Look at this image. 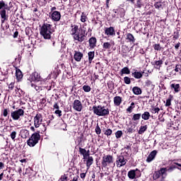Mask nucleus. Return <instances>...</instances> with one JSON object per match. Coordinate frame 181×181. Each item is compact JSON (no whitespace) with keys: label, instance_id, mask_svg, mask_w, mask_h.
Wrapping results in <instances>:
<instances>
[{"label":"nucleus","instance_id":"1","mask_svg":"<svg viewBox=\"0 0 181 181\" xmlns=\"http://www.w3.org/2000/svg\"><path fill=\"white\" fill-rule=\"evenodd\" d=\"M70 35L73 36L74 40L82 43L86 40L87 37V33H86L85 30H82L81 28H78V25L76 24H71Z\"/></svg>","mask_w":181,"mask_h":181},{"label":"nucleus","instance_id":"2","mask_svg":"<svg viewBox=\"0 0 181 181\" xmlns=\"http://www.w3.org/2000/svg\"><path fill=\"white\" fill-rule=\"evenodd\" d=\"M12 6V1H9V2L4 0L0 1V16L1 18V23H4L5 21H8L6 11H11Z\"/></svg>","mask_w":181,"mask_h":181},{"label":"nucleus","instance_id":"3","mask_svg":"<svg viewBox=\"0 0 181 181\" xmlns=\"http://www.w3.org/2000/svg\"><path fill=\"white\" fill-rule=\"evenodd\" d=\"M54 32L53 29H52V24L45 23L42 24L40 30V34L44 39L45 40H49L52 38V33Z\"/></svg>","mask_w":181,"mask_h":181},{"label":"nucleus","instance_id":"4","mask_svg":"<svg viewBox=\"0 0 181 181\" xmlns=\"http://www.w3.org/2000/svg\"><path fill=\"white\" fill-rule=\"evenodd\" d=\"M93 114L98 115V117H105L110 115V110L105 109L104 106L102 105H93L92 107Z\"/></svg>","mask_w":181,"mask_h":181},{"label":"nucleus","instance_id":"5","mask_svg":"<svg viewBox=\"0 0 181 181\" xmlns=\"http://www.w3.org/2000/svg\"><path fill=\"white\" fill-rule=\"evenodd\" d=\"M39 141H40V132H35L27 141V145L30 148H33V146H36L39 144Z\"/></svg>","mask_w":181,"mask_h":181},{"label":"nucleus","instance_id":"6","mask_svg":"<svg viewBox=\"0 0 181 181\" xmlns=\"http://www.w3.org/2000/svg\"><path fill=\"white\" fill-rule=\"evenodd\" d=\"M114 163V157L111 155H105L102 158L101 165L102 168H107Z\"/></svg>","mask_w":181,"mask_h":181},{"label":"nucleus","instance_id":"7","mask_svg":"<svg viewBox=\"0 0 181 181\" xmlns=\"http://www.w3.org/2000/svg\"><path fill=\"white\" fill-rule=\"evenodd\" d=\"M23 115H25V110L23 109H18L11 112V117L13 118V121H18L21 117H23Z\"/></svg>","mask_w":181,"mask_h":181},{"label":"nucleus","instance_id":"8","mask_svg":"<svg viewBox=\"0 0 181 181\" xmlns=\"http://www.w3.org/2000/svg\"><path fill=\"white\" fill-rule=\"evenodd\" d=\"M42 122H43V115L41 113H37L34 117V126L35 128H39L40 125H42Z\"/></svg>","mask_w":181,"mask_h":181},{"label":"nucleus","instance_id":"9","mask_svg":"<svg viewBox=\"0 0 181 181\" xmlns=\"http://www.w3.org/2000/svg\"><path fill=\"white\" fill-rule=\"evenodd\" d=\"M170 88L171 91H173L174 94L180 93V83L175 82V81H171L170 82Z\"/></svg>","mask_w":181,"mask_h":181},{"label":"nucleus","instance_id":"10","mask_svg":"<svg viewBox=\"0 0 181 181\" xmlns=\"http://www.w3.org/2000/svg\"><path fill=\"white\" fill-rule=\"evenodd\" d=\"M128 160L125 159L124 156H118L116 158V165L117 168H122L127 165Z\"/></svg>","mask_w":181,"mask_h":181},{"label":"nucleus","instance_id":"11","mask_svg":"<svg viewBox=\"0 0 181 181\" xmlns=\"http://www.w3.org/2000/svg\"><path fill=\"white\" fill-rule=\"evenodd\" d=\"M28 81H30V83H32V81H42V76H40V74H39V73L37 72H34L33 73L29 78H28Z\"/></svg>","mask_w":181,"mask_h":181},{"label":"nucleus","instance_id":"12","mask_svg":"<svg viewBox=\"0 0 181 181\" xmlns=\"http://www.w3.org/2000/svg\"><path fill=\"white\" fill-rule=\"evenodd\" d=\"M49 16L54 22H59L60 19L62 18V14L60 13L59 11H55L54 12H49Z\"/></svg>","mask_w":181,"mask_h":181},{"label":"nucleus","instance_id":"13","mask_svg":"<svg viewBox=\"0 0 181 181\" xmlns=\"http://www.w3.org/2000/svg\"><path fill=\"white\" fill-rule=\"evenodd\" d=\"M73 108L75 111H78V112H81L83 110V104L81 103V101L75 100L73 103Z\"/></svg>","mask_w":181,"mask_h":181},{"label":"nucleus","instance_id":"14","mask_svg":"<svg viewBox=\"0 0 181 181\" xmlns=\"http://www.w3.org/2000/svg\"><path fill=\"white\" fill-rule=\"evenodd\" d=\"M113 12H115L113 18H122V16L124 15V10L122 8L113 9Z\"/></svg>","mask_w":181,"mask_h":181},{"label":"nucleus","instance_id":"15","mask_svg":"<svg viewBox=\"0 0 181 181\" xmlns=\"http://www.w3.org/2000/svg\"><path fill=\"white\" fill-rule=\"evenodd\" d=\"M144 71H138L136 69H133L132 71V76L136 80H139L144 77Z\"/></svg>","mask_w":181,"mask_h":181},{"label":"nucleus","instance_id":"16","mask_svg":"<svg viewBox=\"0 0 181 181\" xmlns=\"http://www.w3.org/2000/svg\"><path fill=\"white\" fill-rule=\"evenodd\" d=\"M156 155H158V151L154 150L151 151L150 154L148 156L146 162H147L148 163H151V162H152V160H153V159L156 158Z\"/></svg>","mask_w":181,"mask_h":181},{"label":"nucleus","instance_id":"17","mask_svg":"<svg viewBox=\"0 0 181 181\" xmlns=\"http://www.w3.org/2000/svg\"><path fill=\"white\" fill-rule=\"evenodd\" d=\"M88 44L90 49H95L97 47V38L95 37H91L88 40Z\"/></svg>","mask_w":181,"mask_h":181},{"label":"nucleus","instance_id":"18","mask_svg":"<svg viewBox=\"0 0 181 181\" xmlns=\"http://www.w3.org/2000/svg\"><path fill=\"white\" fill-rule=\"evenodd\" d=\"M84 54L80 51H74V59L75 62H80Z\"/></svg>","mask_w":181,"mask_h":181},{"label":"nucleus","instance_id":"19","mask_svg":"<svg viewBox=\"0 0 181 181\" xmlns=\"http://www.w3.org/2000/svg\"><path fill=\"white\" fill-rule=\"evenodd\" d=\"M105 35H107V36H115V29L114 27L106 28Z\"/></svg>","mask_w":181,"mask_h":181},{"label":"nucleus","instance_id":"20","mask_svg":"<svg viewBox=\"0 0 181 181\" xmlns=\"http://www.w3.org/2000/svg\"><path fill=\"white\" fill-rule=\"evenodd\" d=\"M16 78L18 82L22 81V79L23 78V73L18 68H16Z\"/></svg>","mask_w":181,"mask_h":181},{"label":"nucleus","instance_id":"21","mask_svg":"<svg viewBox=\"0 0 181 181\" xmlns=\"http://www.w3.org/2000/svg\"><path fill=\"white\" fill-rule=\"evenodd\" d=\"M126 40L129 43H135L136 39L131 33H128L126 34Z\"/></svg>","mask_w":181,"mask_h":181},{"label":"nucleus","instance_id":"22","mask_svg":"<svg viewBox=\"0 0 181 181\" xmlns=\"http://www.w3.org/2000/svg\"><path fill=\"white\" fill-rule=\"evenodd\" d=\"M151 64L154 66V69H156L157 70H160V67H162V64H163V59L155 61L153 62H151Z\"/></svg>","mask_w":181,"mask_h":181},{"label":"nucleus","instance_id":"23","mask_svg":"<svg viewBox=\"0 0 181 181\" xmlns=\"http://www.w3.org/2000/svg\"><path fill=\"white\" fill-rule=\"evenodd\" d=\"M113 103L116 107H119L122 103V98L121 96H115L113 98Z\"/></svg>","mask_w":181,"mask_h":181},{"label":"nucleus","instance_id":"24","mask_svg":"<svg viewBox=\"0 0 181 181\" xmlns=\"http://www.w3.org/2000/svg\"><path fill=\"white\" fill-rule=\"evenodd\" d=\"M129 53V47L127 45H122V57H127V54Z\"/></svg>","mask_w":181,"mask_h":181},{"label":"nucleus","instance_id":"25","mask_svg":"<svg viewBox=\"0 0 181 181\" xmlns=\"http://www.w3.org/2000/svg\"><path fill=\"white\" fill-rule=\"evenodd\" d=\"M93 162H94V158H93V156H88L87 158V160H86L87 170H88V169L91 168V165H93Z\"/></svg>","mask_w":181,"mask_h":181},{"label":"nucleus","instance_id":"26","mask_svg":"<svg viewBox=\"0 0 181 181\" xmlns=\"http://www.w3.org/2000/svg\"><path fill=\"white\" fill-rule=\"evenodd\" d=\"M132 92L135 95H141L142 94V89L138 86H134L132 88Z\"/></svg>","mask_w":181,"mask_h":181},{"label":"nucleus","instance_id":"27","mask_svg":"<svg viewBox=\"0 0 181 181\" xmlns=\"http://www.w3.org/2000/svg\"><path fill=\"white\" fill-rule=\"evenodd\" d=\"M120 76H124V74H131V70L127 66L122 68L119 73Z\"/></svg>","mask_w":181,"mask_h":181},{"label":"nucleus","instance_id":"28","mask_svg":"<svg viewBox=\"0 0 181 181\" xmlns=\"http://www.w3.org/2000/svg\"><path fill=\"white\" fill-rule=\"evenodd\" d=\"M21 138H23V139H26V138H29V130L22 129L21 131Z\"/></svg>","mask_w":181,"mask_h":181},{"label":"nucleus","instance_id":"29","mask_svg":"<svg viewBox=\"0 0 181 181\" xmlns=\"http://www.w3.org/2000/svg\"><path fill=\"white\" fill-rule=\"evenodd\" d=\"M173 71L175 73L173 74ZM174 76H176V73H179L180 76H181V64H176L175 70L171 72Z\"/></svg>","mask_w":181,"mask_h":181},{"label":"nucleus","instance_id":"30","mask_svg":"<svg viewBox=\"0 0 181 181\" xmlns=\"http://www.w3.org/2000/svg\"><path fill=\"white\" fill-rule=\"evenodd\" d=\"M95 54V52L94 51L93 52H89L88 53V63L90 64H91V63L93 62V60L94 59V56Z\"/></svg>","mask_w":181,"mask_h":181},{"label":"nucleus","instance_id":"31","mask_svg":"<svg viewBox=\"0 0 181 181\" xmlns=\"http://www.w3.org/2000/svg\"><path fill=\"white\" fill-rule=\"evenodd\" d=\"M135 175H136L135 170H130L128 172L127 176H128L129 179L134 180L136 177Z\"/></svg>","mask_w":181,"mask_h":181},{"label":"nucleus","instance_id":"32","mask_svg":"<svg viewBox=\"0 0 181 181\" xmlns=\"http://www.w3.org/2000/svg\"><path fill=\"white\" fill-rule=\"evenodd\" d=\"M141 118H142V119H144V121H148V119H149V118H151V113H149V112H144L141 115Z\"/></svg>","mask_w":181,"mask_h":181},{"label":"nucleus","instance_id":"33","mask_svg":"<svg viewBox=\"0 0 181 181\" xmlns=\"http://www.w3.org/2000/svg\"><path fill=\"white\" fill-rule=\"evenodd\" d=\"M146 129H148V125H144V126H141L139 128V130L138 132V134L139 135H142V134H144L145 132L146 131Z\"/></svg>","mask_w":181,"mask_h":181},{"label":"nucleus","instance_id":"34","mask_svg":"<svg viewBox=\"0 0 181 181\" xmlns=\"http://www.w3.org/2000/svg\"><path fill=\"white\" fill-rule=\"evenodd\" d=\"M160 177V171H155L154 173L153 174V179L154 180H158Z\"/></svg>","mask_w":181,"mask_h":181},{"label":"nucleus","instance_id":"35","mask_svg":"<svg viewBox=\"0 0 181 181\" xmlns=\"http://www.w3.org/2000/svg\"><path fill=\"white\" fill-rule=\"evenodd\" d=\"M173 98V95H170L169 98L166 100L165 107H170L172 105V99Z\"/></svg>","mask_w":181,"mask_h":181},{"label":"nucleus","instance_id":"36","mask_svg":"<svg viewBox=\"0 0 181 181\" xmlns=\"http://www.w3.org/2000/svg\"><path fill=\"white\" fill-rule=\"evenodd\" d=\"M141 113L134 114L132 118V121H139L141 119Z\"/></svg>","mask_w":181,"mask_h":181},{"label":"nucleus","instance_id":"37","mask_svg":"<svg viewBox=\"0 0 181 181\" xmlns=\"http://www.w3.org/2000/svg\"><path fill=\"white\" fill-rule=\"evenodd\" d=\"M87 15H86V13L82 12L81 16V22L83 23L87 22Z\"/></svg>","mask_w":181,"mask_h":181},{"label":"nucleus","instance_id":"38","mask_svg":"<svg viewBox=\"0 0 181 181\" xmlns=\"http://www.w3.org/2000/svg\"><path fill=\"white\" fill-rule=\"evenodd\" d=\"M135 5L136 8L141 9L144 6V1H142V0H136V3Z\"/></svg>","mask_w":181,"mask_h":181},{"label":"nucleus","instance_id":"39","mask_svg":"<svg viewBox=\"0 0 181 181\" xmlns=\"http://www.w3.org/2000/svg\"><path fill=\"white\" fill-rule=\"evenodd\" d=\"M154 50H157L158 52H160V50L163 49V47H160V44H155L153 45Z\"/></svg>","mask_w":181,"mask_h":181},{"label":"nucleus","instance_id":"40","mask_svg":"<svg viewBox=\"0 0 181 181\" xmlns=\"http://www.w3.org/2000/svg\"><path fill=\"white\" fill-rule=\"evenodd\" d=\"M175 169H180V168L176 167V165H172L168 168H167V172H169V173H171V172H173Z\"/></svg>","mask_w":181,"mask_h":181},{"label":"nucleus","instance_id":"41","mask_svg":"<svg viewBox=\"0 0 181 181\" xmlns=\"http://www.w3.org/2000/svg\"><path fill=\"white\" fill-rule=\"evenodd\" d=\"M103 48L105 50H108V49H111V43L110 42H104L103 45Z\"/></svg>","mask_w":181,"mask_h":181},{"label":"nucleus","instance_id":"42","mask_svg":"<svg viewBox=\"0 0 181 181\" xmlns=\"http://www.w3.org/2000/svg\"><path fill=\"white\" fill-rule=\"evenodd\" d=\"M82 88L85 93H90L91 91V87L88 85H84Z\"/></svg>","mask_w":181,"mask_h":181},{"label":"nucleus","instance_id":"43","mask_svg":"<svg viewBox=\"0 0 181 181\" xmlns=\"http://www.w3.org/2000/svg\"><path fill=\"white\" fill-rule=\"evenodd\" d=\"M131 80L134 81V78H129L128 76L124 77V81L125 84H129L131 83Z\"/></svg>","mask_w":181,"mask_h":181},{"label":"nucleus","instance_id":"44","mask_svg":"<svg viewBox=\"0 0 181 181\" xmlns=\"http://www.w3.org/2000/svg\"><path fill=\"white\" fill-rule=\"evenodd\" d=\"M104 134L107 136H110V135H112V130L111 129H107L104 131Z\"/></svg>","mask_w":181,"mask_h":181},{"label":"nucleus","instance_id":"45","mask_svg":"<svg viewBox=\"0 0 181 181\" xmlns=\"http://www.w3.org/2000/svg\"><path fill=\"white\" fill-rule=\"evenodd\" d=\"M2 115L5 117H8V118H9V109H4L3 110Z\"/></svg>","mask_w":181,"mask_h":181},{"label":"nucleus","instance_id":"46","mask_svg":"<svg viewBox=\"0 0 181 181\" xmlns=\"http://www.w3.org/2000/svg\"><path fill=\"white\" fill-rule=\"evenodd\" d=\"M95 132L97 135H100L101 134V128L100 127V125H98V124H97L96 125Z\"/></svg>","mask_w":181,"mask_h":181},{"label":"nucleus","instance_id":"47","mask_svg":"<svg viewBox=\"0 0 181 181\" xmlns=\"http://www.w3.org/2000/svg\"><path fill=\"white\" fill-rule=\"evenodd\" d=\"M134 171H135V173H136V175H135L136 177H141V176L142 175V173H141V170L138 168H136L134 170Z\"/></svg>","mask_w":181,"mask_h":181},{"label":"nucleus","instance_id":"48","mask_svg":"<svg viewBox=\"0 0 181 181\" xmlns=\"http://www.w3.org/2000/svg\"><path fill=\"white\" fill-rule=\"evenodd\" d=\"M159 111H160L159 107H153L151 109L152 114H159Z\"/></svg>","mask_w":181,"mask_h":181},{"label":"nucleus","instance_id":"49","mask_svg":"<svg viewBox=\"0 0 181 181\" xmlns=\"http://www.w3.org/2000/svg\"><path fill=\"white\" fill-rule=\"evenodd\" d=\"M115 136H116L117 139H119V138H121V136H122V131L118 130L115 133Z\"/></svg>","mask_w":181,"mask_h":181},{"label":"nucleus","instance_id":"50","mask_svg":"<svg viewBox=\"0 0 181 181\" xmlns=\"http://www.w3.org/2000/svg\"><path fill=\"white\" fill-rule=\"evenodd\" d=\"M59 181H69V177L64 174V175H62Z\"/></svg>","mask_w":181,"mask_h":181},{"label":"nucleus","instance_id":"51","mask_svg":"<svg viewBox=\"0 0 181 181\" xmlns=\"http://www.w3.org/2000/svg\"><path fill=\"white\" fill-rule=\"evenodd\" d=\"M41 124L43 127V128L42 129V132H46V131L47 130V127H48L47 123L43 122Z\"/></svg>","mask_w":181,"mask_h":181},{"label":"nucleus","instance_id":"52","mask_svg":"<svg viewBox=\"0 0 181 181\" xmlns=\"http://www.w3.org/2000/svg\"><path fill=\"white\" fill-rule=\"evenodd\" d=\"M158 172H160V175H163L166 172H168V168H161Z\"/></svg>","mask_w":181,"mask_h":181},{"label":"nucleus","instance_id":"53","mask_svg":"<svg viewBox=\"0 0 181 181\" xmlns=\"http://www.w3.org/2000/svg\"><path fill=\"white\" fill-rule=\"evenodd\" d=\"M78 149H79V153L81 155H83V156H84L87 150H86V148H83L82 147H78Z\"/></svg>","mask_w":181,"mask_h":181},{"label":"nucleus","instance_id":"54","mask_svg":"<svg viewBox=\"0 0 181 181\" xmlns=\"http://www.w3.org/2000/svg\"><path fill=\"white\" fill-rule=\"evenodd\" d=\"M16 132H12L10 134V136L13 141H15V139L16 138Z\"/></svg>","mask_w":181,"mask_h":181},{"label":"nucleus","instance_id":"55","mask_svg":"<svg viewBox=\"0 0 181 181\" xmlns=\"http://www.w3.org/2000/svg\"><path fill=\"white\" fill-rule=\"evenodd\" d=\"M32 30L30 29V28L28 27L25 28V35H27V36H30Z\"/></svg>","mask_w":181,"mask_h":181},{"label":"nucleus","instance_id":"56","mask_svg":"<svg viewBox=\"0 0 181 181\" xmlns=\"http://www.w3.org/2000/svg\"><path fill=\"white\" fill-rule=\"evenodd\" d=\"M134 132H135V129L134 127H132V126L127 129V134H134Z\"/></svg>","mask_w":181,"mask_h":181},{"label":"nucleus","instance_id":"57","mask_svg":"<svg viewBox=\"0 0 181 181\" xmlns=\"http://www.w3.org/2000/svg\"><path fill=\"white\" fill-rule=\"evenodd\" d=\"M53 119H54V117L53 115L51 116V117H49V119L46 121V124L49 127V125H50L52 121H53Z\"/></svg>","mask_w":181,"mask_h":181},{"label":"nucleus","instance_id":"58","mask_svg":"<svg viewBox=\"0 0 181 181\" xmlns=\"http://www.w3.org/2000/svg\"><path fill=\"white\" fill-rule=\"evenodd\" d=\"M15 88V83L11 82L9 85H8V89L10 91H12V90H13V88Z\"/></svg>","mask_w":181,"mask_h":181},{"label":"nucleus","instance_id":"59","mask_svg":"<svg viewBox=\"0 0 181 181\" xmlns=\"http://www.w3.org/2000/svg\"><path fill=\"white\" fill-rule=\"evenodd\" d=\"M107 87H108L109 90H111V91H112V90H114V88H115L114 83H107Z\"/></svg>","mask_w":181,"mask_h":181},{"label":"nucleus","instance_id":"60","mask_svg":"<svg viewBox=\"0 0 181 181\" xmlns=\"http://www.w3.org/2000/svg\"><path fill=\"white\" fill-rule=\"evenodd\" d=\"M90 156V150H86V152L83 155V159H87Z\"/></svg>","mask_w":181,"mask_h":181},{"label":"nucleus","instance_id":"61","mask_svg":"<svg viewBox=\"0 0 181 181\" xmlns=\"http://www.w3.org/2000/svg\"><path fill=\"white\" fill-rule=\"evenodd\" d=\"M88 171V170H86V173H82L80 174L81 179H83V180L86 179V176L87 175Z\"/></svg>","mask_w":181,"mask_h":181},{"label":"nucleus","instance_id":"62","mask_svg":"<svg viewBox=\"0 0 181 181\" xmlns=\"http://www.w3.org/2000/svg\"><path fill=\"white\" fill-rule=\"evenodd\" d=\"M54 114H56L57 115H59V117H62V110L58 109L55 110Z\"/></svg>","mask_w":181,"mask_h":181},{"label":"nucleus","instance_id":"63","mask_svg":"<svg viewBox=\"0 0 181 181\" xmlns=\"http://www.w3.org/2000/svg\"><path fill=\"white\" fill-rule=\"evenodd\" d=\"M155 8H156V9H159V8H162V5L159 3L157 2L155 5H154Z\"/></svg>","mask_w":181,"mask_h":181},{"label":"nucleus","instance_id":"64","mask_svg":"<svg viewBox=\"0 0 181 181\" xmlns=\"http://www.w3.org/2000/svg\"><path fill=\"white\" fill-rule=\"evenodd\" d=\"M132 110H134V106H129V107L127 109V112H132Z\"/></svg>","mask_w":181,"mask_h":181}]
</instances>
